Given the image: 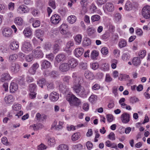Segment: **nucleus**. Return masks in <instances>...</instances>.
I'll return each mask as SVG.
<instances>
[{"instance_id": "nucleus-10", "label": "nucleus", "mask_w": 150, "mask_h": 150, "mask_svg": "<svg viewBox=\"0 0 150 150\" xmlns=\"http://www.w3.org/2000/svg\"><path fill=\"white\" fill-rule=\"evenodd\" d=\"M69 68L71 69L75 68L78 65V62L76 59L74 58L69 59L68 63Z\"/></svg>"}, {"instance_id": "nucleus-46", "label": "nucleus", "mask_w": 150, "mask_h": 150, "mask_svg": "<svg viewBox=\"0 0 150 150\" xmlns=\"http://www.w3.org/2000/svg\"><path fill=\"white\" fill-rule=\"evenodd\" d=\"M82 37L81 35H77L74 40L76 44H79L81 43L82 40Z\"/></svg>"}, {"instance_id": "nucleus-55", "label": "nucleus", "mask_w": 150, "mask_h": 150, "mask_svg": "<svg viewBox=\"0 0 150 150\" xmlns=\"http://www.w3.org/2000/svg\"><path fill=\"white\" fill-rule=\"evenodd\" d=\"M112 80V79L111 76L108 74H107L106 75L105 81L107 83H110Z\"/></svg>"}, {"instance_id": "nucleus-61", "label": "nucleus", "mask_w": 150, "mask_h": 150, "mask_svg": "<svg viewBox=\"0 0 150 150\" xmlns=\"http://www.w3.org/2000/svg\"><path fill=\"white\" fill-rule=\"evenodd\" d=\"M112 62L111 67L112 69H115L116 67L117 64L118 63V61L116 60L113 59L112 60Z\"/></svg>"}, {"instance_id": "nucleus-12", "label": "nucleus", "mask_w": 150, "mask_h": 150, "mask_svg": "<svg viewBox=\"0 0 150 150\" xmlns=\"http://www.w3.org/2000/svg\"><path fill=\"white\" fill-rule=\"evenodd\" d=\"M121 119L123 123H127L130 121V115L127 113L125 112L121 115Z\"/></svg>"}, {"instance_id": "nucleus-41", "label": "nucleus", "mask_w": 150, "mask_h": 150, "mask_svg": "<svg viewBox=\"0 0 150 150\" xmlns=\"http://www.w3.org/2000/svg\"><path fill=\"white\" fill-rule=\"evenodd\" d=\"M125 8L127 11H130L132 9V5L131 2L129 1H127L125 4Z\"/></svg>"}, {"instance_id": "nucleus-31", "label": "nucleus", "mask_w": 150, "mask_h": 150, "mask_svg": "<svg viewBox=\"0 0 150 150\" xmlns=\"http://www.w3.org/2000/svg\"><path fill=\"white\" fill-rule=\"evenodd\" d=\"M67 20L69 23L72 24L76 22V18L74 16L71 15L68 17Z\"/></svg>"}, {"instance_id": "nucleus-43", "label": "nucleus", "mask_w": 150, "mask_h": 150, "mask_svg": "<svg viewBox=\"0 0 150 150\" xmlns=\"http://www.w3.org/2000/svg\"><path fill=\"white\" fill-rule=\"evenodd\" d=\"M130 58L129 54L128 52L124 53L122 56V59L124 61L128 60Z\"/></svg>"}, {"instance_id": "nucleus-34", "label": "nucleus", "mask_w": 150, "mask_h": 150, "mask_svg": "<svg viewBox=\"0 0 150 150\" xmlns=\"http://www.w3.org/2000/svg\"><path fill=\"white\" fill-rule=\"evenodd\" d=\"M15 23L19 25H22L23 24V19L19 17H16L15 19Z\"/></svg>"}, {"instance_id": "nucleus-8", "label": "nucleus", "mask_w": 150, "mask_h": 150, "mask_svg": "<svg viewBox=\"0 0 150 150\" xmlns=\"http://www.w3.org/2000/svg\"><path fill=\"white\" fill-rule=\"evenodd\" d=\"M66 59V56L64 54L60 53L57 55L55 58V61L54 62L55 66L57 67L59 63L64 61Z\"/></svg>"}, {"instance_id": "nucleus-13", "label": "nucleus", "mask_w": 150, "mask_h": 150, "mask_svg": "<svg viewBox=\"0 0 150 150\" xmlns=\"http://www.w3.org/2000/svg\"><path fill=\"white\" fill-rule=\"evenodd\" d=\"M63 123L60 121L58 122L56 121H55L53 124L52 128H55V129L57 130H59L62 129L63 127Z\"/></svg>"}, {"instance_id": "nucleus-49", "label": "nucleus", "mask_w": 150, "mask_h": 150, "mask_svg": "<svg viewBox=\"0 0 150 150\" xmlns=\"http://www.w3.org/2000/svg\"><path fill=\"white\" fill-rule=\"evenodd\" d=\"M88 35L91 36L96 32V30L93 28H89L87 30Z\"/></svg>"}, {"instance_id": "nucleus-35", "label": "nucleus", "mask_w": 150, "mask_h": 150, "mask_svg": "<svg viewBox=\"0 0 150 150\" xmlns=\"http://www.w3.org/2000/svg\"><path fill=\"white\" fill-rule=\"evenodd\" d=\"M98 54L99 53L97 51L93 50L92 51L91 53V57L93 59H96V57L98 56Z\"/></svg>"}, {"instance_id": "nucleus-50", "label": "nucleus", "mask_w": 150, "mask_h": 150, "mask_svg": "<svg viewBox=\"0 0 150 150\" xmlns=\"http://www.w3.org/2000/svg\"><path fill=\"white\" fill-rule=\"evenodd\" d=\"M102 69L104 71H107L109 70V65L106 63L103 64L101 66Z\"/></svg>"}, {"instance_id": "nucleus-28", "label": "nucleus", "mask_w": 150, "mask_h": 150, "mask_svg": "<svg viewBox=\"0 0 150 150\" xmlns=\"http://www.w3.org/2000/svg\"><path fill=\"white\" fill-rule=\"evenodd\" d=\"M10 47L11 50H16L19 48V44L17 42H13L10 44Z\"/></svg>"}, {"instance_id": "nucleus-64", "label": "nucleus", "mask_w": 150, "mask_h": 150, "mask_svg": "<svg viewBox=\"0 0 150 150\" xmlns=\"http://www.w3.org/2000/svg\"><path fill=\"white\" fill-rule=\"evenodd\" d=\"M80 68L83 70H86L87 69V65L86 63L83 62H81L80 64Z\"/></svg>"}, {"instance_id": "nucleus-44", "label": "nucleus", "mask_w": 150, "mask_h": 150, "mask_svg": "<svg viewBox=\"0 0 150 150\" xmlns=\"http://www.w3.org/2000/svg\"><path fill=\"white\" fill-rule=\"evenodd\" d=\"M127 43L126 41L124 40H121L119 42L118 46L120 48H122L125 47Z\"/></svg>"}, {"instance_id": "nucleus-37", "label": "nucleus", "mask_w": 150, "mask_h": 150, "mask_svg": "<svg viewBox=\"0 0 150 150\" xmlns=\"http://www.w3.org/2000/svg\"><path fill=\"white\" fill-rule=\"evenodd\" d=\"M71 77L69 76H63L62 79L64 82L66 84H69L71 79Z\"/></svg>"}, {"instance_id": "nucleus-18", "label": "nucleus", "mask_w": 150, "mask_h": 150, "mask_svg": "<svg viewBox=\"0 0 150 150\" xmlns=\"http://www.w3.org/2000/svg\"><path fill=\"white\" fill-rule=\"evenodd\" d=\"M27 7L24 5L20 6L18 8L17 12L19 13H25L28 12Z\"/></svg>"}, {"instance_id": "nucleus-63", "label": "nucleus", "mask_w": 150, "mask_h": 150, "mask_svg": "<svg viewBox=\"0 0 150 150\" xmlns=\"http://www.w3.org/2000/svg\"><path fill=\"white\" fill-rule=\"evenodd\" d=\"M55 43H57L59 45L62 42V36H59L57 38L55 41Z\"/></svg>"}, {"instance_id": "nucleus-22", "label": "nucleus", "mask_w": 150, "mask_h": 150, "mask_svg": "<svg viewBox=\"0 0 150 150\" xmlns=\"http://www.w3.org/2000/svg\"><path fill=\"white\" fill-rule=\"evenodd\" d=\"M10 92L11 93H14L16 91L18 88V86L17 83L12 82L11 83L9 87Z\"/></svg>"}, {"instance_id": "nucleus-56", "label": "nucleus", "mask_w": 150, "mask_h": 150, "mask_svg": "<svg viewBox=\"0 0 150 150\" xmlns=\"http://www.w3.org/2000/svg\"><path fill=\"white\" fill-rule=\"evenodd\" d=\"M74 45V43L73 41H69L66 44V47L68 49L71 48V47L73 46Z\"/></svg>"}, {"instance_id": "nucleus-60", "label": "nucleus", "mask_w": 150, "mask_h": 150, "mask_svg": "<svg viewBox=\"0 0 150 150\" xmlns=\"http://www.w3.org/2000/svg\"><path fill=\"white\" fill-rule=\"evenodd\" d=\"M46 146L42 143H41L37 147V149L38 150H43L46 149Z\"/></svg>"}, {"instance_id": "nucleus-19", "label": "nucleus", "mask_w": 150, "mask_h": 150, "mask_svg": "<svg viewBox=\"0 0 150 150\" xmlns=\"http://www.w3.org/2000/svg\"><path fill=\"white\" fill-rule=\"evenodd\" d=\"M51 66L50 62L47 60H43L41 62V69H46L49 68Z\"/></svg>"}, {"instance_id": "nucleus-57", "label": "nucleus", "mask_w": 150, "mask_h": 150, "mask_svg": "<svg viewBox=\"0 0 150 150\" xmlns=\"http://www.w3.org/2000/svg\"><path fill=\"white\" fill-rule=\"evenodd\" d=\"M146 51L145 50H143L139 52L138 54L141 58H144L146 55Z\"/></svg>"}, {"instance_id": "nucleus-36", "label": "nucleus", "mask_w": 150, "mask_h": 150, "mask_svg": "<svg viewBox=\"0 0 150 150\" xmlns=\"http://www.w3.org/2000/svg\"><path fill=\"white\" fill-rule=\"evenodd\" d=\"M97 96L95 95H91L88 98L89 102L92 103H94L97 100Z\"/></svg>"}, {"instance_id": "nucleus-16", "label": "nucleus", "mask_w": 150, "mask_h": 150, "mask_svg": "<svg viewBox=\"0 0 150 150\" xmlns=\"http://www.w3.org/2000/svg\"><path fill=\"white\" fill-rule=\"evenodd\" d=\"M60 70L62 72H66L68 71L70 68L67 63H64L61 64L59 67Z\"/></svg>"}, {"instance_id": "nucleus-11", "label": "nucleus", "mask_w": 150, "mask_h": 150, "mask_svg": "<svg viewBox=\"0 0 150 150\" xmlns=\"http://www.w3.org/2000/svg\"><path fill=\"white\" fill-rule=\"evenodd\" d=\"M61 20V17L57 14H55L51 18L50 21L52 23L56 25L58 24Z\"/></svg>"}, {"instance_id": "nucleus-29", "label": "nucleus", "mask_w": 150, "mask_h": 150, "mask_svg": "<svg viewBox=\"0 0 150 150\" xmlns=\"http://www.w3.org/2000/svg\"><path fill=\"white\" fill-rule=\"evenodd\" d=\"M23 33L25 37H29L32 34L31 29L29 28H25L23 31Z\"/></svg>"}, {"instance_id": "nucleus-39", "label": "nucleus", "mask_w": 150, "mask_h": 150, "mask_svg": "<svg viewBox=\"0 0 150 150\" xmlns=\"http://www.w3.org/2000/svg\"><path fill=\"white\" fill-rule=\"evenodd\" d=\"M91 44L90 40L87 38H85L83 41V45L84 46H87Z\"/></svg>"}, {"instance_id": "nucleus-32", "label": "nucleus", "mask_w": 150, "mask_h": 150, "mask_svg": "<svg viewBox=\"0 0 150 150\" xmlns=\"http://www.w3.org/2000/svg\"><path fill=\"white\" fill-rule=\"evenodd\" d=\"M55 143V140L54 138L50 137L47 139V144L50 146H53Z\"/></svg>"}, {"instance_id": "nucleus-26", "label": "nucleus", "mask_w": 150, "mask_h": 150, "mask_svg": "<svg viewBox=\"0 0 150 150\" xmlns=\"http://www.w3.org/2000/svg\"><path fill=\"white\" fill-rule=\"evenodd\" d=\"M35 35L38 39H39L41 41H43V39L42 37L43 35L44 32L41 30H38L35 32Z\"/></svg>"}, {"instance_id": "nucleus-21", "label": "nucleus", "mask_w": 150, "mask_h": 150, "mask_svg": "<svg viewBox=\"0 0 150 150\" xmlns=\"http://www.w3.org/2000/svg\"><path fill=\"white\" fill-rule=\"evenodd\" d=\"M72 77L74 79V85L81 83L80 81L81 78L80 77H77V74L76 73H74L72 74Z\"/></svg>"}, {"instance_id": "nucleus-38", "label": "nucleus", "mask_w": 150, "mask_h": 150, "mask_svg": "<svg viewBox=\"0 0 150 150\" xmlns=\"http://www.w3.org/2000/svg\"><path fill=\"white\" fill-rule=\"evenodd\" d=\"M80 137V134L79 132L76 133L74 134L71 136V140L73 141H75Z\"/></svg>"}, {"instance_id": "nucleus-30", "label": "nucleus", "mask_w": 150, "mask_h": 150, "mask_svg": "<svg viewBox=\"0 0 150 150\" xmlns=\"http://www.w3.org/2000/svg\"><path fill=\"white\" fill-rule=\"evenodd\" d=\"M13 96L11 95H9L6 96L4 98L5 102L8 104L10 103L13 101Z\"/></svg>"}, {"instance_id": "nucleus-17", "label": "nucleus", "mask_w": 150, "mask_h": 150, "mask_svg": "<svg viewBox=\"0 0 150 150\" xmlns=\"http://www.w3.org/2000/svg\"><path fill=\"white\" fill-rule=\"evenodd\" d=\"M84 52V49L82 47L77 48L74 50L75 56L77 57H80L82 55Z\"/></svg>"}, {"instance_id": "nucleus-33", "label": "nucleus", "mask_w": 150, "mask_h": 150, "mask_svg": "<svg viewBox=\"0 0 150 150\" xmlns=\"http://www.w3.org/2000/svg\"><path fill=\"white\" fill-rule=\"evenodd\" d=\"M46 82V81L44 78L40 79L37 81L38 84L42 88H43V86L45 84Z\"/></svg>"}, {"instance_id": "nucleus-48", "label": "nucleus", "mask_w": 150, "mask_h": 150, "mask_svg": "<svg viewBox=\"0 0 150 150\" xmlns=\"http://www.w3.org/2000/svg\"><path fill=\"white\" fill-rule=\"evenodd\" d=\"M119 37L117 33L113 34L111 38L112 41L113 42H117L118 39Z\"/></svg>"}, {"instance_id": "nucleus-4", "label": "nucleus", "mask_w": 150, "mask_h": 150, "mask_svg": "<svg viewBox=\"0 0 150 150\" xmlns=\"http://www.w3.org/2000/svg\"><path fill=\"white\" fill-rule=\"evenodd\" d=\"M9 69L12 73L16 74L19 71L20 67L18 63L12 62L11 63Z\"/></svg>"}, {"instance_id": "nucleus-53", "label": "nucleus", "mask_w": 150, "mask_h": 150, "mask_svg": "<svg viewBox=\"0 0 150 150\" xmlns=\"http://www.w3.org/2000/svg\"><path fill=\"white\" fill-rule=\"evenodd\" d=\"M40 24V22L38 20H35L34 21L33 23V26L34 28H36L39 26Z\"/></svg>"}, {"instance_id": "nucleus-14", "label": "nucleus", "mask_w": 150, "mask_h": 150, "mask_svg": "<svg viewBox=\"0 0 150 150\" xmlns=\"http://www.w3.org/2000/svg\"><path fill=\"white\" fill-rule=\"evenodd\" d=\"M11 78V77L8 73H5L1 75V81L3 82L8 81Z\"/></svg>"}, {"instance_id": "nucleus-47", "label": "nucleus", "mask_w": 150, "mask_h": 150, "mask_svg": "<svg viewBox=\"0 0 150 150\" xmlns=\"http://www.w3.org/2000/svg\"><path fill=\"white\" fill-rule=\"evenodd\" d=\"M100 18V16L98 15H95L91 16V20L93 22L98 21Z\"/></svg>"}, {"instance_id": "nucleus-3", "label": "nucleus", "mask_w": 150, "mask_h": 150, "mask_svg": "<svg viewBox=\"0 0 150 150\" xmlns=\"http://www.w3.org/2000/svg\"><path fill=\"white\" fill-rule=\"evenodd\" d=\"M32 50L31 45L29 42L26 41L24 42L22 46L21 50L25 53H28Z\"/></svg>"}, {"instance_id": "nucleus-20", "label": "nucleus", "mask_w": 150, "mask_h": 150, "mask_svg": "<svg viewBox=\"0 0 150 150\" xmlns=\"http://www.w3.org/2000/svg\"><path fill=\"white\" fill-rule=\"evenodd\" d=\"M106 10L109 12H112L114 10V6L112 3H107L105 5Z\"/></svg>"}, {"instance_id": "nucleus-59", "label": "nucleus", "mask_w": 150, "mask_h": 150, "mask_svg": "<svg viewBox=\"0 0 150 150\" xmlns=\"http://www.w3.org/2000/svg\"><path fill=\"white\" fill-rule=\"evenodd\" d=\"M139 100L138 98L135 97H131L130 99V102L133 104L135 103L138 102Z\"/></svg>"}, {"instance_id": "nucleus-51", "label": "nucleus", "mask_w": 150, "mask_h": 150, "mask_svg": "<svg viewBox=\"0 0 150 150\" xmlns=\"http://www.w3.org/2000/svg\"><path fill=\"white\" fill-rule=\"evenodd\" d=\"M47 89L48 90L50 89H53L54 88V83L53 82H50L47 84Z\"/></svg>"}, {"instance_id": "nucleus-7", "label": "nucleus", "mask_w": 150, "mask_h": 150, "mask_svg": "<svg viewBox=\"0 0 150 150\" xmlns=\"http://www.w3.org/2000/svg\"><path fill=\"white\" fill-rule=\"evenodd\" d=\"M142 15L146 19H149L150 18V6H146L144 7L142 9Z\"/></svg>"}, {"instance_id": "nucleus-27", "label": "nucleus", "mask_w": 150, "mask_h": 150, "mask_svg": "<svg viewBox=\"0 0 150 150\" xmlns=\"http://www.w3.org/2000/svg\"><path fill=\"white\" fill-rule=\"evenodd\" d=\"M84 75L86 79L89 80L93 79L94 78L93 74L92 73L88 71H85Z\"/></svg>"}, {"instance_id": "nucleus-58", "label": "nucleus", "mask_w": 150, "mask_h": 150, "mask_svg": "<svg viewBox=\"0 0 150 150\" xmlns=\"http://www.w3.org/2000/svg\"><path fill=\"white\" fill-rule=\"evenodd\" d=\"M101 51L103 54L106 55L108 53V49L106 47H103L101 49Z\"/></svg>"}, {"instance_id": "nucleus-6", "label": "nucleus", "mask_w": 150, "mask_h": 150, "mask_svg": "<svg viewBox=\"0 0 150 150\" xmlns=\"http://www.w3.org/2000/svg\"><path fill=\"white\" fill-rule=\"evenodd\" d=\"M56 84L59 85V90L62 93H65L66 96L69 93H71L69 92V88H67L65 85L63 84L62 83L59 81H56Z\"/></svg>"}, {"instance_id": "nucleus-5", "label": "nucleus", "mask_w": 150, "mask_h": 150, "mask_svg": "<svg viewBox=\"0 0 150 150\" xmlns=\"http://www.w3.org/2000/svg\"><path fill=\"white\" fill-rule=\"evenodd\" d=\"M36 87V85L34 83L30 84L29 85V90L30 92L29 97L32 99H34L36 97V93L35 90Z\"/></svg>"}, {"instance_id": "nucleus-24", "label": "nucleus", "mask_w": 150, "mask_h": 150, "mask_svg": "<svg viewBox=\"0 0 150 150\" xmlns=\"http://www.w3.org/2000/svg\"><path fill=\"white\" fill-rule=\"evenodd\" d=\"M132 64L134 66H138L141 63V60L138 57H134L132 59Z\"/></svg>"}, {"instance_id": "nucleus-54", "label": "nucleus", "mask_w": 150, "mask_h": 150, "mask_svg": "<svg viewBox=\"0 0 150 150\" xmlns=\"http://www.w3.org/2000/svg\"><path fill=\"white\" fill-rule=\"evenodd\" d=\"M1 142L3 144L6 145H8L10 144L8 142L7 139L6 137H4L2 138Z\"/></svg>"}, {"instance_id": "nucleus-15", "label": "nucleus", "mask_w": 150, "mask_h": 150, "mask_svg": "<svg viewBox=\"0 0 150 150\" xmlns=\"http://www.w3.org/2000/svg\"><path fill=\"white\" fill-rule=\"evenodd\" d=\"M49 98L51 101L55 102L58 99L59 95L57 92L53 91L50 93L49 96Z\"/></svg>"}, {"instance_id": "nucleus-42", "label": "nucleus", "mask_w": 150, "mask_h": 150, "mask_svg": "<svg viewBox=\"0 0 150 150\" xmlns=\"http://www.w3.org/2000/svg\"><path fill=\"white\" fill-rule=\"evenodd\" d=\"M60 46L59 44L55 43L53 47V52L54 53H57L60 50Z\"/></svg>"}, {"instance_id": "nucleus-62", "label": "nucleus", "mask_w": 150, "mask_h": 150, "mask_svg": "<svg viewBox=\"0 0 150 150\" xmlns=\"http://www.w3.org/2000/svg\"><path fill=\"white\" fill-rule=\"evenodd\" d=\"M46 57L50 61H52L54 58L53 54L52 53L48 54H46Z\"/></svg>"}, {"instance_id": "nucleus-45", "label": "nucleus", "mask_w": 150, "mask_h": 150, "mask_svg": "<svg viewBox=\"0 0 150 150\" xmlns=\"http://www.w3.org/2000/svg\"><path fill=\"white\" fill-rule=\"evenodd\" d=\"M58 150H68V146L67 145L61 144L58 146Z\"/></svg>"}, {"instance_id": "nucleus-25", "label": "nucleus", "mask_w": 150, "mask_h": 150, "mask_svg": "<svg viewBox=\"0 0 150 150\" xmlns=\"http://www.w3.org/2000/svg\"><path fill=\"white\" fill-rule=\"evenodd\" d=\"M18 58L17 54L13 53L10 54L8 56V60L9 62H13L16 60Z\"/></svg>"}, {"instance_id": "nucleus-40", "label": "nucleus", "mask_w": 150, "mask_h": 150, "mask_svg": "<svg viewBox=\"0 0 150 150\" xmlns=\"http://www.w3.org/2000/svg\"><path fill=\"white\" fill-rule=\"evenodd\" d=\"M49 75L52 78L56 79L58 76V72L56 71H52L49 73Z\"/></svg>"}, {"instance_id": "nucleus-9", "label": "nucleus", "mask_w": 150, "mask_h": 150, "mask_svg": "<svg viewBox=\"0 0 150 150\" xmlns=\"http://www.w3.org/2000/svg\"><path fill=\"white\" fill-rule=\"evenodd\" d=\"M12 30L9 28H5L2 31V33L3 36L5 38H10L12 36Z\"/></svg>"}, {"instance_id": "nucleus-2", "label": "nucleus", "mask_w": 150, "mask_h": 150, "mask_svg": "<svg viewBox=\"0 0 150 150\" xmlns=\"http://www.w3.org/2000/svg\"><path fill=\"white\" fill-rule=\"evenodd\" d=\"M66 99L71 106H78L81 103L79 99L71 93H69L66 96Z\"/></svg>"}, {"instance_id": "nucleus-52", "label": "nucleus", "mask_w": 150, "mask_h": 150, "mask_svg": "<svg viewBox=\"0 0 150 150\" xmlns=\"http://www.w3.org/2000/svg\"><path fill=\"white\" fill-rule=\"evenodd\" d=\"M12 108L14 110L18 111L21 109V105L18 104H16L13 106Z\"/></svg>"}, {"instance_id": "nucleus-1", "label": "nucleus", "mask_w": 150, "mask_h": 150, "mask_svg": "<svg viewBox=\"0 0 150 150\" xmlns=\"http://www.w3.org/2000/svg\"><path fill=\"white\" fill-rule=\"evenodd\" d=\"M74 91L81 97L86 98L90 93L89 87L84 88L81 86V84L74 85L73 87Z\"/></svg>"}, {"instance_id": "nucleus-23", "label": "nucleus", "mask_w": 150, "mask_h": 150, "mask_svg": "<svg viewBox=\"0 0 150 150\" xmlns=\"http://www.w3.org/2000/svg\"><path fill=\"white\" fill-rule=\"evenodd\" d=\"M105 146L108 147H110L111 148L117 149L116 144L115 143H112L109 140H107L105 142Z\"/></svg>"}]
</instances>
